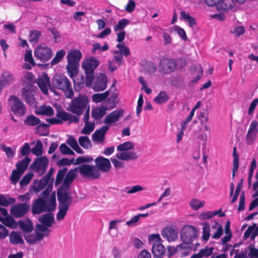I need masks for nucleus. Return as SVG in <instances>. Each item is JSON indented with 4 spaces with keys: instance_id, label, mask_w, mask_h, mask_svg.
<instances>
[{
    "instance_id": "obj_1",
    "label": "nucleus",
    "mask_w": 258,
    "mask_h": 258,
    "mask_svg": "<svg viewBox=\"0 0 258 258\" xmlns=\"http://www.w3.org/2000/svg\"><path fill=\"white\" fill-rule=\"evenodd\" d=\"M38 87L45 95L48 94V87L50 91L56 93V89L61 90L68 98H72L74 93L72 89L71 82L63 75L55 74L53 76L51 83L50 78L46 73H43L37 79Z\"/></svg>"
},
{
    "instance_id": "obj_2",
    "label": "nucleus",
    "mask_w": 258,
    "mask_h": 258,
    "mask_svg": "<svg viewBox=\"0 0 258 258\" xmlns=\"http://www.w3.org/2000/svg\"><path fill=\"white\" fill-rule=\"evenodd\" d=\"M99 64V61L94 57H91L84 60L82 68L86 75V86L90 87L95 79L94 70Z\"/></svg>"
},
{
    "instance_id": "obj_3",
    "label": "nucleus",
    "mask_w": 258,
    "mask_h": 258,
    "mask_svg": "<svg viewBox=\"0 0 258 258\" xmlns=\"http://www.w3.org/2000/svg\"><path fill=\"white\" fill-rule=\"evenodd\" d=\"M89 102L88 97L80 93L77 97H75L72 100L70 106V110L74 114L81 115L85 109L87 108Z\"/></svg>"
},
{
    "instance_id": "obj_4",
    "label": "nucleus",
    "mask_w": 258,
    "mask_h": 258,
    "mask_svg": "<svg viewBox=\"0 0 258 258\" xmlns=\"http://www.w3.org/2000/svg\"><path fill=\"white\" fill-rule=\"evenodd\" d=\"M58 202L59 211L56 215V219L60 221L64 219L69 209V206L72 202V198L69 195L66 194H57Z\"/></svg>"
},
{
    "instance_id": "obj_5",
    "label": "nucleus",
    "mask_w": 258,
    "mask_h": 258,
    "mask_svg": "<svg viewBox=\"0 0 258 258\" xmlns=\"http://www.w3.org/2000/svg\"><path fill=\"white\" fill-rule=\"evenodd\" d=\"M150 242L153 241L152 252L154 257L162 258L166 251L164 245L161 243L162 239L159 234L150 235L148 237Z\"/></svg>"
},
{
    "instance_id": "obj_6",
    "label": "nucleus",
    "mask_w": 258,
    "mask_h": 258,
    "mask_svg": "<svg viewBox=\"0 0 258 258\" xmlns=\"http://www.w3.org/2000/svg\"><path fill=\"white\" fill-rule=\"evenodd\" d=\"M77 172L84 178L91 179H98L100 176V173L94 166L89 164H83L75 167Z\"/></svg>"
},
{
    "instance_id": "obj_7",
    "label": "nucleus",
    "mask_w": 258,
    "mask_h": 258,
    "mask_svg": "<svg viewBox=\"0 0 258 258\" xmlns=\"http://www.w3.org/2000/svg\"><path fill=\"white\" fill-rule=\"evenodd\" d=\"M76 168L70 169L66 174L63 182L57 189V194L69 195V191L74 180L77 177Z\"/></svg>"
},
{
    "instance_id": "obj_8",
    "label": "nucleus",
    "mask_w": 258,
    "mask_h": 258,
    "mask_svg": "<svg viewBox=\"0 0 258 258\" xmlns=\"http://www.w3.org/2000/svg\"><path fill=\"white\" fill-rule=\"evenodd\" d=\"M37 88L31 84H27L22 90L21 96L24 100L29 105L36 104L34 98Z\"/></svg>"
},
{
    "instance_id": "obj_9",
    "label": "nucleus",
    "mask_w": 258,
    "mask_h": 258,
    "mask_svg": "<svg viewBox=\"0 0 258 258\" xmlns=\"http://www.w3.org/2000/svg\"><path fill=\"white\" fill-rule=\"evenodd\" d=\"M9 101L11 102V109L14 114L22 116L26 113V106L20 98L15 95H11Z\"/></svg>"
},
{
    "instance_id": "obj_10",
    "label": "nucleus",
    "mask_w": 258,
    "mask_h": 258,
    "mask_svg": "<svg viewBox=\"0 0 258 258\" xmlns=\"http://www.w3.org/2000/svg\"><path fill=\"white\" fill-rule=\"evenodd\" d=\"M31 209L33 215L39 214L44 212H52L47 202L43 198H39L35 200L31 205Z\"/></svg>"
},
{
    "instance_id": "obj_11",
    "label": "nucleus",
    "mask_w": 258,
    "mask_h": 258,
    "mask_svg": "<svg viewBox=\"0 0 258 258\" xmlns=\"http://www.w3.org/2000/svg\"><path fill=\"white\" fill-rule=\"evenodd\" d=\"M180 235L182 241L192 242L198 235V230L194 226L186 225L181 229Z\"/></svg>"
},
{
    "instance_id": "obj_12",
    "label": "nucleus",
    "mask_w": 258,
    "mask_h": 258,
    "mask_svg": "<svg viewBox=\"0 0 258 258\" xmlns=\"http://www.w3.org/2000/svg\"><path fill=\"white\" fill-rule=\"evenodd\" d=\"M29 209L30 205L28 204L19 203L11 207L10 213L15 218H21L28 212Z\"/></svg>"
},
{
    "instance_id": "obj_13",
    "label": "nucleus",
    "mask_w": 258,
    "mask_h": 258,
    "mask_svg": "<svg viewBox=\"0 0 258 258\" xmlns=\"http://www.w3.org/2000/svg\"><path fill=\"white\" fill-rule=\"evenodd\" d=\"M48 163L49 160L47 157L46 156H43L36 158L30 165V168L36 172H39L42 170L41 173L42 175L46 172Z\"/></svg>"
},
{
    "instance_id": "obj_14",
    "label": "nucleus",
    "mask_w": 258,
    "mask_h": 258,
    "mask_svg": "<svg viewBox=\"0 0 258 258\" xmlns=\"http://www.w3.org/2000/svg\"><path fill=\"white\" fill-rule=\"evenodd\" d=\"M177 67L176 62L173 59L163 58L159 63V71L164 74L172 73Z\"/></svg>"
},
{
    "instance_id": "obj_15",
    "label": "nucleus",
    "mask_w": 258,
    "mask_h": 258,
    "mask_svg": "<svg viewBox=\"0 0 258 258\" xmlns=\"http://www.w3.org/2000/svg\"><path fill=\"white\" fill-rule=\"evenodd\" d=\"M52 55L51 49L47 46L39 45L34 51V56L43 62L49 60Z\"/></svg>"
},
{
    "instance_id": "obj_16",
    "label": "nucleus",
    "mask_w": 258,
    "mask_h": 258,
    "mask_svg": "<svg viewBox=\"0 0 258 258\" xmlns=\"http://www.w3.org/2000/svg\"><path fill=\"white\" fill-rule=\"evenodd\" d=\"M96 167L97 170L103 172H109L111 168V165L110 160L103 156H99L95 160Z\"/></svg>"
},
{
    "instance_id": "obj_17",
    "label": "nucleus",
    "mask_w": 258,
    "mask_h": 258,
    "mask_svg": "<svg viewBox=\"0 0 258 258\" xmlns=\"http://www.w3.org/2000/svg\"><path fill=\"white\" fill-rule=\"evenodd\" d=\"M124 111L122 109H116L107 114L104 120L103 123L110 125L111 123L117 122L119 119L123 116Z\"/></svg>"
},
{
    "instance_id": "obj_18",
    "label": "nucleus",
    "mask_w": 258,
    "mask_h": 258,
    "mask_svg": "<svg viewBox=\"0 0 258 258\" xmlns=\"http://www.w3.org/2000/svg\"><path fill=\"white\" fill-rule=\"evenodd\" d=\"M235 6L233 0H219L216 5V9L219 12H228Z\"/></svg>"
},
{
    "instance_id": "obj_19",
    "label": "nucleus",
    "mask_w": 258,
    "mask_h": 258,
    "mask_svg": "<svg viewBox=\"0 0 258 258\" xmlns=\"http://www.w3.org/2000/svg\"><path fill=\"white\" fill-rule=\"evenodd\" d=\"M109 126L103 125L100 129L97 130L92 135V139L95 142L103 143L105 140V136L107 131L109 130Z\"/></svg>"
},
{
    "instance_id": "obj_20",
    "label": "nucleus",
    "mask_w": 258,
    "mask_h": 258,
    "mask_svg": "<svg viewBox=\"0 0 258 258\" xmlns=\"http://www.w3.org/2000/svg\"><path fill=\"white\" fill-rule=\"evenodd\" d=\"M107 78L106 75L100 74L97 77L93 86V89L95 91H101L105 90L107 87Z\"/></svg>"
},
{
    "instance_id": "obj_21",
    "label": "nucleus",
    "mask_w": 258,
    "mask_h": 258,
    "mask_svg": "<svg viewBox=\"0 0 258 258\" xmlns=\"http://www.w3.org/2000/svg\"><path fill=\"white\" fill-rule=\"evenodd\" d=\"M161 234L168 241H173L177 238L178 231L172 227H166L162 230Z\"/></svg>"
},
{
    "instance_id": "obj_22",
    "label": "nucleus",
    "mask_w": 258,
    "mask_h": 258,
    "mask_svg": "<svg viewBox=\"0 0 258 258\" xmlns=\"http://www.w3.org/2000/svg\"><path fill=\"white\" fill-rule=\"evenodd\" d=\"M258 235V225L257 224L253 223L249 226L245 231L243 236V239L246 240L250 236V240H254L255 238Z\"/></svg>"
},
{
    "instance_id": "obj_23",
    "label": "nucleus",
    "mask_w": 258,
    "mask_h": 258,
    "mask_svg": "<svg viewBox=\"0 0 258 258\" xmlns=\"http://www.w3.org/2000/svg\"><path fill=\"white\" fill-rule=\"evenodd\" d=\"M56 116L64 121H70L71 122L75 123H78L79 121V118L78 116H75L63 110L58 111Z\"/></svg>"
},
{
    "instance_id": "obj_24",
    "label": "nucleus",
    "mask_w": 258,
    "mask_h": 258,
    "mask_svg": "<svg viewBox=\"0 0 258 258\" xmlns=\"http://www.w3.org/2000/svg\"><path fill=\"white\" fill-rule=\"evenodd\" d=\"M108 109V107L104 105L94 108L91 111L92 117L96 120L100 119L105 115Z\"/></svg>"
},
{
    "instance_id": "obj_25",
    "label": "nucleus",
    "mask_w": 258,
    "mask_h": 258,
    "mask_svg": "<svg viewBox=\"0 0 258 258\" xmlns=\"http://www.w3.org/2000/svg\"><path fill=\"white\" fill-rule=\"evenodd\" d=\"M68 63L67 66V71L69 76L73 79L78 74V68L79 64L77 62L68 61Z\"/></svg>"
},
{
    "instance_id": "obj_26",
    "label": "nucleus",
    "mask_w": 258,
    "mask_h": 258,
    "mask_svg": "<svg viewBox=\"0 0 258 258\" xmlns=\"http://www.w3.org/2000/svg\"><path fill=\"white\" fill-rule=\"evenodd\" d=\"M38 220L43 225L50 227L54 222V215L51 213L45 214L40 217Z\"/></svg>"
},
{
    "instance_id": "obj_27",
    "label": "nucleus",
    "mask_w": 258,
    "mask_h": 258,
    "mask_svg": "<svg viewBox=\"0 0 258 258\" xmlns=\"http://www.w3.org/2000/svg\"><path fill=\"white\" fill-rule=\"evenodd\" d=\"M35 113L37 115L51 116L54 114V110L50 106L42 105L38 109L35 110Z\"/></svg>"
},
{
    "instance_id": "obj_28",
    "label": "nucleus",
    "mask_w": 258,
    "mask_h": 258,
    "mask_svg": "<svg viewBox=\"0 0 258 258\" xmlns=\"http://www.w3.org/2000/svg\"><path fill=\"white\" fill-rule=\"evenodd\" d=\"M9 238L10 242L13 244H24V241L20 232L12 231L9 235Z\"/></svg>"
},
{
    "instance_id": "obj_29",
    "label": "nucleus",
    "mask_w": 258,
    "mask_h": 258,
    "mask_svg": "<svg viewBox=\"0 0 258 258\" xmlns=\"http://www.w3.org/2000/svg\"><path fill=\"white\" fill-rule=\"evenodd\" d=\"M82 56V53L79 50H72L67 55L68 61L77 62L79 63Z\"/></svg>"
},
{
    "instance_id": "obj_30",
    "label": "nucleus",
    "mask_w": 258,
    "mask_h": 258,
    "mask_svg": "<svg viewBox=\"0 0 258 258\" xmlns=\"http://www.w3.org/2000/svg\"><path fill=\"white\" fill-rule=\"evenodd\" d=\"M20 228L25 233H30L33 231V226L32 222L29 219L26 222L20 220L18 222Z\"/></svg>"
},
{
    "instance_id": "obj_31",
    "label": "nucleus",
    "mask_w": 258,
    "mask_h": 258,
    "mask_svg": "<svg viewBox=\"0 0 258 258\" xmlns=\"http://www.w3.org/2000/svg\"><path fill=\"white\" fill-rule=\"evenodd\" d=\"M31 161V159L26 156L23 159L17 162L16 166L17 170L20 171L21 173H23L27 169L29 163Z\"/></svg>"
},
{
    "instance_id": "obj_32",
    "label": "nucleus",
    "mask_w": 258,
    "mask_h": 258,
    "mask_svg": "<svg viewBox=\"0 0 258 258\" xmlns=\"http://www.w3.org/2000/svg\"><path fill=\"white\" fill-rule=\"evenodd\" d=\"M13 75L9 72L4 73L0 80V89H3L6 85L13 82Z\"/></svg>"
},
{
    "instance_id": "obj_33",
    "label": "nucleus",
    "mask_w": 258,
    "mask_h": 258,
    "mask_svg": "<svg viewBox=\"0 0 258 258\" xmlns=\"http://www.w3.org/2000/svg\"><path fill=\"white\" fill-rule=\"evenodd\" d=\"M49 180L44 176L39 180L34 181V185L33 188L36 192H39L45 188L48 184Z\"/></svg>"
},
{
    "instance_id": "obj_34",
    "label": "nucleus",
    "mask_w": 258,
    "mask_h": 258,
    "mask_svg": "<svg viewBox=\"0 0 258 258\" xmlns=\"http://www.w3.org/2000/svg\"><path fill=\"white\" fill-rule=\"evenodd\" d=\"M169 99V95L164 91H160L156 97L154 101L158 104H162L166 102Z\"/></svg>"
},
{
    "instance_id": "obj_35",
    "label": "nucleus",
    "mask_w": 258,
    "mask_h": 258,
    "mask_svg": "<svg viewBox=\"0 0 258 258\" xmlns=\"http://www.w3.org/2000/svg\"><path fill=\"white\" fill-rule=\"evenodd\" d=\"M40 122V119L33 115L27 116L25 120H24V123L26 125L31 126L37 125Z\"/></svg>"
},
{
    "instance_id": "obj_36",
    "label": "nucleus",
    "mask_w": 258,
    "mask_h": 258,
    "mask_svg": "<svg viewBox=\"0 0 258 258\" xmlns=\"http://www.w3.org/2000/svg\"><path fill=\"white\" fill-rule=\"evenodd\" d=\"M236 148H233V168H232V177L234 178L235 175V172L238 170L239 167V155L236 153Z\"/></svg>"
},
{
    "instance_id": "obj_37",
    "label": "nucleus",
    "mask_w": 258,
    "mask_h": 258,
    "mask_svg": "<svg viewBox=\"0 0 258 258\" xmlns=\"http://www.w3.org/2000/svg\"><path fill=\"white\" fill-rule=\"evenodd\" d=\"M181 18L187 22L189 27H192L197 23L196 20L194 18L190 16L189 14L186 13L185 11L180 12Z\"/></svg>"
},
{
    "instance_id": "obj_38",
    "label": "nucleus",
    "mask_w": 258,
    "mask_h": 258,
    "mask_svg": "<svg viewBox=\"0 0 258 258\" xmlns=\"http://www.w3.org/2000/svg\"><path fill=\"white\" fill-rule=\"evenodd\" d=\"M68 170V168L64 167L62 169H60L58 170L57 174L56 175L55 181L54 182L55 186H58L60 183L62 181L64 176L66 174V172Z\"/></svg>"
},
{
    "instance_id": "obj_39",
    "label": "nucleus",
    "mask_w": 258,
    "mask_h": 258,
    "mask_svg": "<svg viewBox=\"0 0 258 258\" xmlns=\"http://www.w3.org/2000/svg\"><path fill=\"white\" fill-rule=\"evenodd\" d=\"M32 153L37 156H41L43 153V145L40 140L36 142L35 146L31 149Z\"/></svg>"
},
{
    "instance_id": "obj_40",
    "label": "nucleus",
    "mask_w": 258,
    "mask_h": 258,
    "mask_svg": "<svg viewBox=\"0 0 258 258\" xmlns=\"http://www.w3.org/2000/svg\"><path fill=\"white\" fill-rule=\"evenodd\" d=\"M80 145L85 149L92 148V144L90 140L87 136H81L79 139Z\"/></svg>"
},
{
    "instance_id": "obj_41",
    "label": "nucleus",
    "mask_w": 258,
    "mask_h": 258,
    "mask_svg": "<svg viewBox=\"0 0 258 258\" xmlns=\"http://www.w3.org/2000/svg\"><path fill=\"white\" fill-rule=\"evenodd\" d=\"M135 148L134 143L131 141H127L120 144L117 147V150L118 151H125L129 150H132Z\"/></svg>"
},
{
    "instance_id": "obj_42",
    "label": "nucleus",
    "mask_w": 258,
    "mask_h": 258,
    "mask_svg": "<svg viewBox=\"0 0 258 258\" xmlns=\"http://www.w3.org/2000/svg\"><path fill=\"white\" fill-rule=\"evenodd\" d=\"M16 200L13 198L8 197L7 199L5 196L0 195V206L8 207L9 205L14 204Z\"/></svg>"
},
{
    "instance_id": "obj_43",
    "label": "nucleus",
    "mask_w": 258,
    "mask_h": 258,
    "mask_svg": "<svg viewBox=\"0 0 258 258\" xmlns=\"http://www.w3.org/2000/svg\"><path fill=\"white\" fill-rule=\"evenodd\" d=\"M172 31H176L177 32V34L179 36V37H181V38L183 40H184V41L187 40L188 38L186 36L185 31H184V30L183 28L180 27L178 26H176L171 28L170 32H172Z\"/></svg>"
},
{
    "instance_id": "obj_44",
    "label": "nucleus",
    "mask_w": 258,
    "mask_h": 258,
    "mask_svg": "<svg viewBox=\"0 0 258 258\" xmlns=\"http://www.w3.org/2000/svg\"><path fill=\"white\" fill-rule=\"evenodd\" d=\"M66 51L63 49H60L57 51L55 56L51 61L52 65H55L59 63L64 57Z\"/></svg>"
},
{
    "instance_id": "obj_45",
    "label": "nucleus",
    "mask_w": 258,
    "mask_h": 258,
    "mask_svg": "<svg viewBox=\"0 0 258 258\" xmlns=\"http://www.w3.org/2000/svg\"><path fill=\"white\" fill-rule=\"evenodd\" d=\"M41 36V32L38 30H32L29 34V42L37 43L39 41V37Z\"/></svg>"
},
{
    "instance_id": "obj_46",
    "label": "nucleus",
    "mask_w": 258,
    "mask_h": 258,
    "mask_svg": "<svg viewBox=\"0 0 258 258\" xmlns=\"http://www.w3.org/2000/svg\"><path fill=\"white\" fill-rule=\"evenodd\" d=\"M130 23V20L123 18L119 20L118 22L114 26V29L115 31L123 30L126 26Z\"/></svg>"
},
{
    "instance_id": "obj_47",
    "label": "nucleus",
    "mask_w": 258,
    "mask_h": 258,
    "mask_svg": "<svg viewBox=\"0 0 258 258\" xmlns=\"http://www.w3.org/2000/svg\"><path fill=\"white\" fill-rule=\"evenodd\" d=\"M5 217H3L0 221L7 227H12L13 225L15 223L14 218L11 215H8V214Z\"/></svg>"
},
{
    "instance_id": "obj_48",
    "label": "nucleus",
    "mask_w": 258,
    "mask_h": 258,
    "mask_svg": "<svg viewBox=\"0 0 258 258\" xmlns=\"http://www.w3.org/2000/svg\"><path fill=\"white\" fill-rule=\"evenodd\" d=\"M23 173L16 169H14L12 172L11 175L10 177V179L12 183L14 184H16L19 181L21 175Z\"/></svg>"
},
{
    "instance_id": "obj_49",
    "label": "nucleus",
    "mask_w": 258,
    "mask_h": 258,
    "mask_svg": "<svg viewBox=\"0 0 258 258\" xmlns=\"http://www.w3.org/2000/svg\"><path fill=\"white\" fill-rule=\"evenodd\" d=\"M116 47L119 49L118 50L122 55L127 56L130 54V50L124 43H118L116 45Z\"/></svg>"
},
{
    "instance_id": "obj_50",
    "label": "nucleus",
    "mask_w": 258,
    "mask_h": 258,
    "mask_svg": "<svg viewBox=\"0 0 258 258\" xmlns=\"http://www.w3.org/2000/svg\"><path fill=\"white\" fill-rule=\"evenodd\" d=\"M93 160V158L92 156H80L78 157L75 163H74V165H80L84 163H89L91 161H92Z\"/></svg>"
},
{
    "instance_id": "obj_51",
    "label": "nucleus",
    "mask_w": 258,
    "mask_h": 258,
    "mask_svg": "<svg viewBox=\"0 0 258 258\" xmlns=\"http://www.w3.org/2000/svg\"><path fill=\"white\" fill-rule=\"evenodd\" d=\"M33 176V173L32 172L26 173L20 181L21 187L27 185L30 182Z\"/></svg>"
},
{
    "instance_id": "obj_52",
    "label": "nucleus",
    "mask_w": 258,
    "mask_h": 258,
    "mask_svg": "<svg viewBox=\"0 0 258 258\" xmlns=\"http://www.w3.org/2000/svg\"><path fill=\"white\" fill-rule=\"evenodd\" d=\"M205 204V201H200L198 199H194L191 200L190 205L194 210H198L200 208H202Z\"/></svg>"
},
{
    "instance_id": "obj_53",
    "label": "nucleus",
    "mask_w": 258,
    "mask_h": 258,
    "mask_svg": "<svg viewBox=\"0 0 258 258\" xmlns=\"http://www.w3.org/2000/svg\"><path fill=\"white\" fill-rule=\"evenodd\" d=\"M243 179L241 178L240 179V182L238 183L237 185L236 186L235 193H234V194L231 199V203H234L237 200V198L239 196L240 190L243 186Z\"/></svg>"
},
{
    "instance_id": "obj_54",
    "label": "nucleus",
    "mask_w": 258,
    "mask_h": 258,
    "mask_svg": "<svg viewBox=\"0 0 258 258\" xmlns=\"http://www.w3.org/2000/svg\"><path fill=\"white\" fill-rule=\"evenodd\" d=\"M94 129V123L91 122H87L85 123L84 127L81 131V134L85 135H89L93 131Z\"/></svg>"
},
{
    "instance_id": "obj_55",
    "label": "nucleus",
    "mask_w": 258,
    "mask_h": 258,
    "mask_svg": "<svg viewBox=\"0 0 258 258\" xmlns=\"http://www.w3.org/2000/svg\"><path fill=\"white\" fill-rule=\"evenodd\" d=\"M210 225L208 223H204L203 227V239L207 241L209 239L210 237Z\"/></svg>"
},
{
    "instance_id": "obj_56",
    "label": "nucleus",
    "mask_w": 258,
    "mask_h": 258,
    "mask_svg": "<svg viewBox=\"0 0 258 258\" xmlns=\"http://www.w3.org/2000/svg\"><path fill=\"white\" fill-rule=\"evenodd\" d=\"M221 211H222L221 209H220L218 211H215L214 212H205L201 213L200 216L202 219H210L215 216V215L218 214L219 212H220Z\"/></svg>"
},
{
    "instance_id": "obj_57",
    "label": "nucleus",
    "mask_w": 258,
    "mask_h": 258,
    "mask_svg": "<svg viewBox=\"0 0 258 258\" xmlns=\"http://www.w3.org/2000/svg\"><path fill=\"white\" fill-rule=\"evenodd\" d=\"M107 101L108 102V103L110 104L109 107L110 109L114 108L118 102L117 94L114 93L111 95V96L107 99Z\"/></svg>"
},
{
    "instance_id": "obj_58",
    "label": "nucleus",
    "mask_w": 258,
    "mask_h": 258,
    "mask_svg": "<svg viewBox=\"0 0 258 258\" xmlns=\"http://www.w3.org/2000/svg\"><path fill=\"white\" fill-rule=\"evenodd\" d=\"M53 178H52L51 182L48 184L47 188L41 193V195H42L41 198H43V199H45V200L46 199L48 198L50 193L52 190L53 187Z\"/></svg>"
},
{
    "instance_id": "obj_59",
    "label": "nucleus",
    "mask_w": 258,
    "mask_h": 258,
    "mask_svg": "<svg viewBox=\"0 0 258 258\" xmlns=\"http://www.w3.org/2000/svg\"><path fill=\"white\" fill-rule=\"evenodd\" d=\"M113 59L120 66L123 62V58L122 55L118 51L115 50L113 52Z\"/></svg>"
},
{
    "instance_id": "obj_60",
    "label": "nucleus",
    "mask_w": 258,
    "mask_h": 258,
    "mask_svg": "<svg viewBox=\"0 0 258 258\" xmlns=\"http://www.w3.org/2000/svg\"><path fill=\"white\" fill-rule=\"evenodd\" d=\"M74 161V158L69 159L67 158H63L57 162V165L58 166H62L64 165L69 166L72 164L75 163Z\"/></svg>"
},
{
    "instance_id": "obj_61",
    "label": "nucleus",
    "mask_w": 258,
    "mask_h": 258,
    "mask_svg": "<svg viewBox=\"0 0 258 258\" xmlns=\"http://www.w3.org/2000/svg\"><path fill=\"white\" fill-rule=\"evenodd\" d=\"M1 148L4 151L8 158L12 159L15 156V152L13 151L11 148L6 146V145H2Z\"/></svg>"
},
{
    "instance_id": "obj_62",
    "label": "nucleus",
    "mask_w": 258,
    "mask_h": 258,
    "mask_svg": "<svg viewBox=\"0 0 258 258\" xmlns=\"http://www.w3.org/2000/svg\"><path fill=\"white\" fill-rule=\"evenodd\" d=\"M25 60L29 62L33 67H35L36 64L32 56L31 50H27L25 54Z\"/></svg>"
},
{
    "instance_id": "obj_63",
    "label": "nucleus",
    "mask_w": 258,
    "mask_h": 258,
    "mask_svg": "<svg viewBox=\"0 0 258 258\" xmlns=\"http://www.w3.org/2000/svg\"><path fill=\"white\" fill-rule=\"evenodd\" d=\"M48 205L51 208L50 210H52V211H54L56 208V197H55V192L53 191L50 195V200L49 203H48Z\"/></svg>"
},
{
    "instance_id": "obj_64",
    "label": "nucleus",
    "mask_w": 258,
    "mask_h": 258,
    "mask_svg": "<svg viewBox=\"0 0 258 258\" xmlns=\"http://www.w3.org/2000/svg\"><path fill=\"white\" fill-rule=\"evenodd\" d=\"M256 134L250 131H248L246 135V142L248 144H252L255 140L256 138Z\"/></svg>"
}]
</instances>
